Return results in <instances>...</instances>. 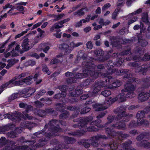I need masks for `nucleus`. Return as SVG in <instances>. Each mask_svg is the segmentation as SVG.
<instances>
[{
	"label": "nucleus",
	"instance_id": "nucleus-1",
	"mask_svg": "<svg viewBox=\"0 0 150 150\" xmlns=\"http://www.w3.org/2000/svg\"><path fill=\"white\" fill-rule=\"evenodd\" d=\"M105 132L107 133V137L104 135H98L92 137L90 140H83L80 142V144L83 145L86 148H88L90 146V144L95 146H97L98 145V140L100 139H106L110 137L117 136V138L121 140L122 139L129 136L127 134H123L121 132L116 133L112 131V130L107 128H105Z\"/></svg>",
	"mask_w": 150,
	"mask_h": 150
},
{
	"label": "nucleus",
	"instance_id": "nucleus-2",
	"mask_svg": "<svg viewBox=\"0 0 150 150\" xmlns=\"http://www.w3.org/2000/svg\"><path fill=\"white\" fill-rule=\"evenodd\" d=\"M95 67H94V69H92V67H89L88 68L83 70H86V73H87L88 75L86 76H87L89 74L90 77V79H87L85 81L83 84V86L86 87L88 85L89 83L92 81H93L97 77L101 76L102 77H107L108 75L112 74L113 73L115 72L116 74L118 75H122L125 74L127 73L128 72L127 70L122 69L121 70H117L116 69H109L108 70V73L107 74L105 73L101 74L99 70H96L95 71ZM86 77V76H85ZM85 77H84L85 78Z\"/></svg>",
	"mask_w": 150,
	"mask_h": 150
},
{
	"label": "nucleus",
	"instance_id": "nucleus-3",
	"mask_svg": "<svg viewBox=\"0 0 150 150\" xmlns=\"http://www.w3.org/2000/svg\"><path fill=\"white\" fill-rule=\"evenodd\" d=\"M93 119V117L91 116L81 118L80 120H79L80 126L81 127L80 130L70 133L69 134L74 136H81L87 131L92 132L98 131V129L96 128L94 126H91L88 127L87 126L88 122L91 121Z\"/></svg>",
	"mask_w": 150,
	"mask_h": 150
},
{
	"label": "nucleus",
	"instance_id": "nucleus-4",
	"mask_svg": "<svg viewBox=\"0 0 150 150\" xmlns=\"http://www.w3.org/2000/svg\"><path fill=\"white\" fill-rule=\"evenodd\" d=\"M0 144L1 145H5L7 144L9 145L8 147L6 146L5 148L3 150H36L35 149L34 150L31 149L26 146H18L16 145L14 148L15 149H13V147L14 146L15 143L13 142H11L9 140H6V138L3 137H1L0 139Z\"/></svg>",
	"mask_w": 150,
	"mask_h": 150
},
{
	"label": "nucleus",
	"instance_id": "nucleus-5",
	"mask_svg": "<svg viewBox=\"0 0 150 150\" xmlns=\"http://www.w3.org/2000/svg\"><path fill=\"white\" fill-rule=\"evenodd\" d=\"M59 124L63 125H66V123L64 121L60 122L55 120H52L50 122L48 125H45V128H47L48 125L50 128V131H51V133L49 135V137L51 136L57 135V132L61 131V129L58 127Z\"/></svg>",
	"mask_w": 150,
	"mask_h": 150
},
{
	"label": "nucleus",
	"instance_id": "nucleus-6",
	"mask_svg": "<svg viewBox=\"0 0 150 150\" xmlns=\"http://www.w3.org/2000/svg\"><path fill=\"white\" fill-rule=\"evenodd\" d=\"M84 52L83 50H80L78 53L77 59H80L82 58L83 61L82 63V66L83 67L86 68H88L89 67H92V69H94V67H96V66L93 64L91 62V60L89 59V58L86 57L84 56Z\"/></svg>",
	"mask_w": 150,
	"mask_h": 150
},
{
	"label": "nucleus",
	"instance_id": "nucleus-7",
	"mask_svg": "<svg viewBox=\"0 0 150 150\" xmlns=\"http://www.w3.org/2000/svg\"><path fill=\"white\" fill-rule=\"evenodd\" d=\"M86 70H83V73H78L76 74L69 71L66 72L65 73V76L66 77L71 76H74V78H68L66 81L67 83H72L76 82V79L84 78L88 75L87 73H86Z\"/></svg>",
	"mask_w": 150,
	"mask_h": 150
},
{
	"label": "nucleus",
	"instance_id": "nucleus-8",
	"mask_svg": "<svg viewBox=\"0 0 150 150\" xmlns=\"http://www.w3.org/2000/svg\"><path fill=\"white\" fill-rule=\"evenodd\" d=\"M117 100H118L117 97H115L113 98H110L105 100L104 105L96 103L93 105V107L95 109V110L100 111L107 108L110 105Z\"/></svg>",
	"mask_w": 150,
	"mask_h": 150
},
{
	"label": "nucleus",
	"instance_id": "nucleus-9",
	"mask_svg": "<svg viewBox=\"0 0 150 150\" xmlns=\"http://www.w3.org/2000/svg\"><path fill=\"white\" fill-rule=\"evenodd\" d=\"M140 81H139L137 80V79L133 78L129 80V81L125 85H127L128 86L127 87V93L125 94L126 98H131L135 96V94L134 92L135 88L132 84L131 82H135L137 83H139Z\"/></svg>",
	"mask_w": 150,
	"mask_h": 150
},
{
	"label": "nucleus",
	"instance_id": "nucleus-10",
	"mask_svg": "<svg viewBox=\"0 0 150 150\" xmlns=\"http://www.w3.org/2000/svg\"><path fill=\"white\" fill-rule=\"evenodd\" d=\"M26 75V73L25 72H23L22 73L20 74L18 76H16L14 78H13L11 80H10L9 82L7 83L6 84L3 85L2 86L0 87H2V89L3 90V88L8 86L9 85L11 84L12 86H18L19 85H17L16 84V82H19V81H16V80L19 79H23V78Z\"/></svg>",
	"mask_w": 150,
	"mask_h": 150
},
{
	"label": "nucleus",
	"instance_id": "nucleus-11",
	"mask_svg": "<svg viewBox=\"0 0 150 150\" xmlns=\"http://www.w3.org/2000/svg\"><path fill=\"white\" fill-rule=\"evenodd\" d=\"M19 106L21 108H24L26 109V112H23V114L29 120L32 119V117L29 116L27 113L28 112L32 109V107L30 105H28L25 104L23 103H21L19 104Z\"/></svg>",
	"mask_w": 150,
	"mask_h": 150
},
{
	"label": "nucleus",
	"instance_id": "nucleus-12",
	"mask_svg": "<svg viewBox=\"0 0 150 150\" xmlns=\"http://www.w3.org/2000/svg\"><path fill=\"white\" fill-rule=\"evenodd\" d=\"M127 85H125V88L121 91V93L116 97L118 98V100L120 102H123L126 100V93L127 91Z\"/></svg>",
	"mask_w": 150,
	"mask_h": 150
},
{
	"label": "nucleus",
	"instance_id": "nucleus-13",
	"mask_svg": "<svg viewBox=\"0 0 150 150\" xmlns=\"http://www.w3.org/2000/svg\"><path fill=\"white\" fill-rule=\"evenodd\" d=\"M33 76H29L24 79H23L21 81H19V82H16L17 85H21L23 84L24 83L27 85L31 84L33 82Z\"/></svg>",
	"mask_w": 150,
	"mask_h": 150
},
{
	"label": "nucleus",
	"instance_id": "nucleus-14",
	"mask_svg": "<svg viewBox=\"0 0 150 150\" xmlns=\"http://www.w3.org/2000/svg\"><path fill=\"white\" fill-rule=\"evenodd\" d=\"M125 108L123 106H120L117 108L115 112L118 114L116 117L117 120H120L122 118V117L125 116Z\"/></svg>",
	"mask_w": 150,
	"mask_h": 150
},
{
	"label": "nucleus",
	"instance_id": "nucleus-15",
	"mask_svg": "<svg viewBox=\"0 0 150 150\" xmlns=\"http://www.w3.org/2000/svg\"><path fill=\"white\" fill-rule=\"evenodd\" d=\"M111 76H108L107 77V79H106L105 81L102 82H99L97 83L100 85V87H105L109 88V87L110 86V83L112 81V80L110 78Z\"/></svg>",
	"mask_w": 150,
	"mask_h": 150
},
{
	"label": "nucleus",
	"instance_id": "nucleus-16",
	"mask_svg": "<svg viewBox=\"0 0 150 150\" xmlns=\"http://www.w3.org/2000/svg\"><path fill=\"white\" fill-rule=\"evenodd\" d=\"M110 78L112 80V81L110 83V86L109 87V88H114L120 86L122 84V82L121 81L118 80H113L112 77L111 76Z\"/></svg>",
	"mask_w": 150,
	"mask_h": 150
},
{
	"label": "nucleus",
	"instance_id": "nucleus-17",
	"mask_svg": "<svg viewBox=\"0 0 150 150\" xmlns=\"http://www.w3.org/2000/svg\"><path fill=\"white\" fill-rule=\"evenodd\" d=\"M50 48V45L48 43H44L40 44L38 47L39 50H42L45 53H47Z\"/></svg>",
	"mask_w": 150,
	"mask_h": 150
},
{
	"label": "nucleus",
	"instance_id": "nucleus-18",
	"mask_svg": "<svg viewBox=\"0 0 150 150\" xmlns=\"http://www.w3.org/2000/svg\"><path fill=\"white\" fill-rule=\"evenodd\" d=\"M35 124L29 122H23L21 125V127L22 128H27L29 129H31L33 127L35 126Z\"/></svg>",
	"mask_w": 150,
	"mask_h": 150
},
{
	"label": "nucleus",
	"instance_id": "nucleus-19",
	"mask_svg": "<svg viewBox=\"0 0 150 150\" xmlns=\"http://www.w3.org/2000/svg\"><path fill=\"white\" fill-rule=\"evenodd\" d=\"M149 96V93L143 92L139 94L138 98L140 101L143 102L148 99Z\"/></svg>",
	"mask_w": 150,
	"mask_h": 150
},
{
	"label": "nucleus",
	"instance_id": "nucleus-20",
	"mask_svg": "<svg viewBox=\"0 0 150 150\" xmlns=\"http://www.w3.org/2000/svg\"><path fill=\"white\" fill-rule=\"evenodd\" d=\"M57 106H58L57 110L61 111H63L64 109L66 108L71 111H73L75 110V108L74 107L67 106H64L62 104H58Z\"/></svg>",
	"mask_w": 150,
	"mask_h": 150
},
{
	"label": "nucleus",
	"instance_id": "nucleus-21",
	"mask_svg": "<svg viewBox=\"0 0 150 150\" xmlns=\"http://www.w3.org/2000/svg\"><path fill=\"white\" fill-rule=\"evenodd\" d=\"M101 90V87L100 86V85L98 84L97 83H96L93 86V90L92 91V94H91L89 93V96L90 97L93 96L95 94L97 93Z\"/></svg>",
	"mask_w": 150,
	"mask_h": 150
},
{
	"label": "nucleus",
	"instance_id": "nucleus-22",
	"mask_svg": "<svg viewBox=\"0 0 150 150\" xmlns=\"http://www.w3.org/2000/svg\"><path fill=\"white\" fill-rule=\"evenodd\" d=\"M82 44L83 43L81 42H79L76 43H75L73 42H71L69 44V49L68 51L69 52H71L73 50L74 47H79L82 45Z\"/></svg>",
	"mask_w": 150,
	"mask_h": 150
},
{
	"label": "nucleus",
	"instance_id": "nucleus-23",
	"mask_svg": "<svg viewBox=\"0 0 150 150\" xmlns=\"http://www.w3.org/2000/svg\"><path fill=\"white\" fill-rule=\"evenodd\" d=\"M35 92L33 91L32 89L30 88H28L25 89L23 91V93L25 94V95H23V96L25 98H27L30 96Z\"/></svg>",
	"mask_w": 150,
	"mask_h": 150
},
{
	"label": "nucleus",
	"instance_id": "nucleus-24",
	"mask_svg": "<svg viewBox=\"0 0 150 150\" xmlns=\"http://www.w3.org/2000/svg\"><path fill=\"white\" fill-rule=\"evenodd\" d=\"M18 61L19 60L18 59H15L8 60L7 62L8 63L6 67V68L8 69L15 64L18 63Z\"/></svg>",
	"mask_w": 150,
	"mask_h": 150
},
{
	"label": "nucleus",
	"instance_id": "nucleus-25",
	"mask_svg": "<svg viewBox=\"0 0 150 150\" xmlns=\"http://www.w3.org/2000/svg\"><path fill=\"white\" fill-rule=\"evenodd\" d=\"M20 45H17L16 47L15 48V50L17 51V52H14L15 51L14 50H13L11 51V53H12V57H15L16 56L18 55L19 53L22 54L23 53L21 50H19L20 49Z\"/></svg>",
	"mask_w": 150,
	"mask_h": 150
},
{
	"label": "nucleus",
	"instance_id": "nucleus-26",
	"mask_svg": "<svg viewBox=\"0 0 150 150\" xmlns=\"http://www.w3.org/2000/svg\"><path fill=\"white\" fill-rule=\"evenodd\" d=\"M133 59L134 60H136L138 61H141L142 60H148L150 59V55H149L147 54H146L144 55L143 59L141 58L140 56L134 57H133Z\"/></svg>",
	"mask_w": 150,
	"mask_h": 150
},
{
	"label": "nucleus",
	"instance_id": "nucleus-27",
	"mask_svg": "<svg viewBox=\"0 0 150 150\" xmlns=\"http://www.w3.org/2000/svg\"><path fill=\"white\" fill-rule=\"evenodd\" d=\"M144 111L139 112L136 115V117L137 119L138 123H139L143 119L144 117Z\"/></svg>",
	"mask_w": 150,
	"mask_h": 150
},
{
	"label": "nucleus",
	"instance_id": "nucleus-28",
	"mask_svg": "<svg viewBox=\"0 0 150 150\" xmlns=\"http://www.w3.org/2000/svg\"><path fill=\"white\" fill-rule=\"evenodd\" d=\"M80 87L79 86L77 87V88L75 90V93H73L72 92L70 93V95L73 97H77L79 95L82 94L83 92V91L81 89H79Z\"/></svg>",
	"mask_w": 150,
	"mask_h": 150
},
{
	"label": "nucleus",
	"instance_id": "nucleus-29",
	"mask_svg": "<svg viewBox=\"0 0 150 150\" xmlns=\"http://www.w3.org/2000/svg\"><path fill=\"white\" fill-rule=\"evenodd\" d=\"M18 114H16L14 115V114L11 115L10 114H6L5 115V117L6 118H8L11 120H13L14 119H17L18 120H20L21 118L19 117H18Z\"/></svg>",
	"mask_w": 150,
	"mask_h": 150
},
{
	"label": "nucleus",
	"instance_id": "nucleus-30",
	"mask_svg": "<svg viewBox=\"0 0 150 150\" xmlns=\"http://www.w3.org/2000/svg\"><path fill=\"white\" fill-rule=\"evenodd\" d=\"M125 123L123 122H120L119 124L113 125L112 126V128H113L116 129H125Z\"/></svg>",
	"mask_w": 150,
	"mask_h": 150
},
{
	"label": "nucleus",
	"instance_id": "nucleus-31",
	"mask_svg": "<svg viewBox=\"0 0 150 150\" xmlns=\"http://www.w3.org/2000/svg\"><path fill=\"white\" fill-rule=\"evenodd\" d=\"M62 24L60 23V22L58 23L54 24L50 28V30L51 32H53L54 29H59L62 27Z\"/></svg>",
	"mask_w": 150,
	"mask_h": 150
},
{
	"label": "nucleus",
	"instance_id": "nucleus-32",
	"mask_svg": "<svg viewBox=\"0 0 150 150\" xmlns=\"http://www.w3.org/2000/svg\"><path fill=\"white\" fill-rule=\"evenodd\" d=\"M18 129L16 128L14 131H11L6 134V135L10 138H14L16 137L17 134L16 132L18 131Z\"/></svg>",
	"mask_w": 150,
	"mask_h": 150
},
{
	"label": "nucleus",
	"instance_id": "nucleus-33",
	"mask_svg": "<svg viewBox=\"0 0 150 150\" xmlns=\"http://www.w3.org/2000/svg\"><path fill=\"white\" fill-rule=\"evenodd\" d=\"M137 145L145 148H150V143L146 140H143L140 145L138 143Z\"/></svg>",
	"mask_w": 150,
	"mask_h": 150
},
{
	"label": "nucleus",
	"instance_id": "nucleus-34",
	"mask_svg": "<svg viewBox=\"0 0 150 150\" xmlns=\"http://www.w3.org/2000/svg\"><path fill=\"white\" fill-rule=\"evenodd\" d=\"M128 17L129 18H130V19L128 21V24L129 25L136 21L137 20V18L136 16H129V15L128 16Z\"/></svg>",
	"mask_w": 150,
	"mask_h": 150
},
{
	"label": "nucleus",
	"instance_id": "nucleus-35",
	"mask_svg": "<svg viewBox=\"0 0 150 150\" xmlns=\"http://www.w3.org/2000/svg\"><path fill=\"white\" fill-rule=\"evenodd\" d=\"M101 121L100 120H98L95 121H93L92 122L97 127L101 128L104 127L103 125H100L99 124L101 123Z\"/></svg>",
	"mask_w": 150,
	"mask_h": 150
},
{
	"label": "nucleus",
	"instance_id": "nucleus-36",
	"mask_svg": "<svg viewBox=\"0 0 150 150\" xmlns=\"http://www.w3.org/2000/svg\"><path fill=\"white\" fill-rule=\"evenodd\" d=\"M65 142L67 144H72L74 142L75 140L73 138L66 137L64 138Z\"/></svg>",
	"mask_w": 150,
	"mask_h": 150
},
{
	"label": "nucleus",
	"instance_id": "nucleus-37",
	"mask_svg": "<svg viewBox=\"0 0 150 150\" xmlns=\"http://www.w3.org/2000/svg\"><path fill=\"white\" fill-rule=\"evenodd\" d=\"M138 42L140 45L142 47H144L146 46L147 44V42L145 40L143 39L142 38H140L138 37Z\"/></svg>",
	"mask_w": 150,
	"mask_h": 150
},
{
	"label": "nucleus",
	"instance_id": "nucleus-38",
	"mask_svg": "<svg viewBox=\"0 0 150 150\" xmlns=\"http://www.w3.org/2000/svg\"><path fill=\"white\" fill-rule=\"evenodd\" d=\"M94 54L96 57L100 56L103 55L104 52L101 49L96 50L94 51Z\"/></svg>",
	"mask_w": 150,
	"mask_h": 150
},
{
	"label": "nucleus",
	"instance_id": "nucleus-39",
	"mask_svg": "<svg viewBox=\"0 0 150 150\" xmlns=\"http://www.w3.org/2000/svg\"><path fill=\"white\" fill-rule=\"evenodd\" d=\"M84 8H81L77 11H76L74 13V16H81L84 14V12L83 11V10Z\"/></svg>",
	"mask_w": 150,
	"mask_h": 150
},
{
	"label": "nucleus",
	"instance_id": "nucleus-40",
	"mask_svg": "<svg viewBox=\"0 0 150 150\" xmlns=\"http://www.w3.org/2000/svg\"><path fill=\"white\" fill-rule=\"evenodd\" d=\"M19 96L18 93H14L10 96L8 99V101L11 102L12 100L16 99Z\"/></svg>",
	"mask_w": 150,
	"mask_h": 150
},
{
	"label": "nucleus",
	"instance_id": "nucleus-41",
	"mask_svg": "<svg viewBox=\"0 0 150 150\" xmlns=\"http://www.w3.org/2000/svg\"><path fill=\"white\" fill-rule=\"evenodd\" d=\"M46 93V91L44 89H42L40 90L38 92L37 94L35 96L36 98H38L40 96L44 95Z\"/></svg>",
	"mask_w": 150,
	"mask_h": 150
},
{
	"label": "nucleus",
	"instance_id": "nucleus-42",
	"mask_svg": "<svg viewBox=\"0 0 150 150\" xmlns=\"http://www.w3.org/2000/svg\"><path fill=\"white\" fill-rule=\"evenodd\" d=\"M142 21L145 23H149L147 13H146L144 14L142 18Z\"/></svg>",
	"mask_w": 150,
	"mask_h": 150
},
{
	"label": "nucleus",
	"instance_id": "nucleus-43",
	"mask_svg": "<svg viewBox=\"0 0 150 150\" xmlns=\"http://www.w3.org/2000/svg\"><path fill=\"white\" fill-rule=\"evenodd\" d=\"M61 148H64L65 149H67L68 148V147L67 146H66L65 145H63L62 146L61 145H59L58 147H55V149H48V150H61Z\"/></svg>",
	"mask_w": 150,
	"mask_h": 150
},
{
	"label": "nucleus",
	"instance_id": "nucleus-44",
	"mask_svg": "<svg viewBox=\"0 0 150 150\" xmlns=\"http://www.w3.org/2000/svg\"><path fill=\"white\" fill-rule=\"evenodd\" d=\"M111 94V92L109 90H105L101 92V94L105 97H107Z\"/></svg>",
	"mask_w": 150,
	"mask_h": 150
},
{
	"label": "nucleus",
	"instance_id": "nucleus-45",
	"mask_svg": "<svg viewBox=\"0 0 150 150\" xmlns=\"http://www.w3.org/2000/svg\"><path fill=\"white\" fill-rule=\"evenodd\" d=\"M110 40L111 42V43L113 45L116 46L117 42V40H116L115 38L113 37H109Z\"/></svg>",
	"mask_w": 150,
	"mask_h": 150
},
{
	"label": "nucleus",
	"instance_id": "nucleus-46",
	"mask_svg": "<svg viewBox=\"0 0 150 150\" xmlns=\"http://www.w3.org/2000/svg\"><path fill=\"white\" fill-rule=\"evenodd\" d=\"M10 129L8 126L6 125L3 127H0V133H2L3 132L8 130Z\"/></svg>",
	"mask_w": 150,
	"mask_h": 150
},
{
	"label": "nucleus",
	"instance_id": "nucleus-47",
	"mask_svg": "<svg viewBox=\"0 0 150 150\" xmlns=\"http://www.w3.org/2000/svg\"><path fill=\"white\" fill-rule=\"evenodd\" d=\"M61 47L63 49L65 50V52L67 53H70V52H69L68 51V50L69 49V45L66 44H63L62 45H61Z\"/></svg>",
	"mask_w": 150,
	"mask_h": 150
},
{
	"label": "nucleus",
	"instance_id": "nucleus-48",
	"mask_svg": "<svg viewBox=\"0 0 150 150\" xmlns=\"http://www.w3.org/2000/svg\"><path fill=\"white\" fill-rule=\"evenodd\" d=\"M29 29H26L25 31L22 32L21 33L18 34L17 35H16L15 37V38L16 39L19 38L21 36L23 35L24 34L26 33L29 30Z\"/></svg>",
	"mask_w": 150,
	"mask_h": 150
},
{
	"label": "nucleus",
	"instance_id": "nucleus-49",
	"mask_svg": "<svg viewBox=\"0 0 150 150\" xmlns=\"http://www.w3.org/2000/svg\"><path fill=\"white\" fill-rule=\"evenodd\" d=\"M90 110L91 109L89 108L88 107H86L81 109V113L83 114H85L89 112Z\"/></svg>",
	"mask_w": 150,
	"mask_h": 150
},
{
	"label": "nucleus",
	"instance_id": "nucleus-50",
	"mask_svg": "<svg viewBox=\"0 0 150 150\" xmlns=\"http://www.w3.org/2000/svg\"><path fill=\"white\" fill-rule=\"evenodd\" d=\"M142 8H140L134 11L132 13H130L129 14V16H134V15H136L141 13L142 11Z\"/></svg>",
	"mask_w": 150,
	"mask_h": 150
},
{
	"label": "nucleus",
	"instance_id": "nucleus-51",
	"mask_svg": "<svg viewBox=\"0 0 150 150\" xmlns=\"http://www.w3.org/2000/svg\"><path fill=\"white\" fill-rule=\"evenodd\" d=\"M46 112L45 111L39 110L38 111V114L40 117H43L45 115Z\"/></svg>",
	"mask_w": 150,
	"mask_h": 150
},
{
	"label": "nucleus",
	"instance_id": "nucleus-52",
	"mask_svg": "<svg viewBox=\"0 0 150 150\" xmlns=\"http://www.w3.org/2000/svg\"><path fill=\"white\" fill-rule=\"evenodd\" d=\"M42 70L44 71L47 73L49 75L50 74V72L49 71L48 67L45 64L43 65L42 66Z\"/></svg>",
	"mask_w": 150,
	"mask_h": 150
},
{
	"label": "nucleus",
	"instance_id": "nucleus-53",
	"mask_svg": "<svg viewBox=\"0 0 150 150\" xmlns=\"http://www.w3.org/2000/svg\"><path fill=\"white\" fill-rule=\"evenodd\" d=\"M111 6V4L110 3H107L105 4L102 7V10L104 11L107 9L108 8Z\"/></svg>",
	"mask_w": 150,
	"mask_h": 150
},
{
	"label": "nucleus",
	"instance_id": "nucleus-54",
	"mask_svg": "<svg viewBox=\"0 0 150 150\" xmlns=\"http://www.w3.org/2000/svg\"><path fill=\"white\" fill-rule=\"evenodd\" d=\"M64 16V14H60L58 16H55L56 18L54 20V21H57L61 19Z\"/></svg>",
	"mask_w": 150,
	"mask_h": 150
},
{
	"label": "nucleus",
	"instance_id": "nucleus-55",
	"mask_svg": "<svg viewBox=\"0 0 150 150\" xmlns=\"http://www.w3.org/2000/svg\"><path fill=\"white\" fill-rule=\"evenodd\" d=\"M69 115V114L67 112L63 113L60 115V117L62 119H66Z\"/></svg>",
	"mask_w": 150,
	"mask_h": 150
},
{
	"label": "nucleus",
	"instance_id": "nucleus-56",
	"mask_svg": "<svg viewBox=\"0 0 150 150\" xmlns=\"http://www.w3.org/2000/svg\"><path fill=\"white\" fill-rule=\"evenodd\" d=\"M125 0H118L117 3V6H123L125 4Z\"/></svg>",
	"mask_w": 150,
	"mask_h": 150
},
{
	"label": "nucleus",
	"instance_id": "nucleus-57",
	"mask_svg": "<svg viewBox=\"0 0 150 150\" xmlns=\"http://www.w3.org/2000/svg\"><path fill=\"white\" fill-rule=\"evenodd\" d=\"M108 122L105 124V127L107 126V125L110 124L112 121L114 119V117L113 116H110L108 117Z\"/></svg>",
	"mask_w": 150,
	"mask_h": 150
},
{
	"label": "nucleus",
	"instance_id": "nucleus-58",
	"mask_svg": "<svg viewBox=\"0 0 150 150\" xmlns=\"http://www.w3.org/2000/svg\"><path fill=\"white\" fill-rule=\"evenodd\" d=\"M119 9H115V11L113 13L112 15V19H115L116 17L117 16L118 13L119 12Z\"/></svg>",
	"mask_w": 150,
	"mask_h": 150
},
{
	"label": "nucleus",
	"instance_id": "nucleus-59",
	"mask_svg": "<svg viewBox=\"0 0 150 150\" xmlns=\"http://www.w3.org/2000/svg\"><path fill=\"white\" fill-rule=\"evenodd\" d=\"M24 8V7L23 6H21V5H17V4L16 6V9L20 11H23Z\"/></svg>",
	"mask_w": 150,
	"mask_h": 150
},
{
	"label": "nucleus",
	"instance_id": "nucleus-60",
	"mask_svg": "<svg viewBox=\"0 0 150 150\" xmlns=\"http://www.w3.org/2000/svg\"><path fill=\"white\" fill-rule=\"evenodd\" d=\"M29 44H24V45H22V46L23 47V49L24 51H26L29 49Z\"/></svg>",
	"mask_w": 150,
	"mask_h": 150
},
{
	"label": "nucleus",
	"instance_id": "nucleus-61",
	"mask_svg": "<svg viewBox=\"0 0 150 150\" xmlns=\"http://www.w3.org/2000/svg\"><path fill=\"white\" fill-rule=\"evenodd\" d=\"M83 23L82 19L79 22H77L75 24V26L76 27H79L82 25V23Z\"/></svg>",
	"mask_w": 150,
	"mask_h": 150
},
{
	"label": "nucleus",
	"instance_id": "nucleus-62",
	"mask_svg": "<svg viewBox=\"0 0 150 150\" xmlns=\"http://www.w3.org/2000/svg\"><path fill=\"white\" fill-rule=\"evenodd\" d=\"M36 106L38 107H41L43 106L44 104L39 101H35V102Z\"/></svg>",
	"mask_w": 150,
	"mask_h": 150
},
{
	"label": "nucleus",
	"instance_id": "nucleus-63",
	"mask_svg": "<svg viewBox=\"0 0 150 150\" xmlns=\"http://www.w3.org/2000/svg\"><path fill=\"white\" fill-rule=\"evenodd\" d=\"M138 124L146 125L149 124V122L147 121L144 120V119H142Z\"/></svg>",
	"mask_w": 150,
	"mask_h": 150
},
{
	"label": "nucleus",
	"instance_id": "nucleus-64",
	"mask_svg": "<svg viewBox=\"0 0 150 150\" xmlns=\"http://www.w3.org/2000/svg\"><path fill=\"white\" fill-rule=\"evenodd\" d=\"M86 47L90 49L92 48L93 45L91 41H88L86 43Z\"/></svg>",
	"mask_w": 150,
	"mask_h": 150
}]
</instances>
